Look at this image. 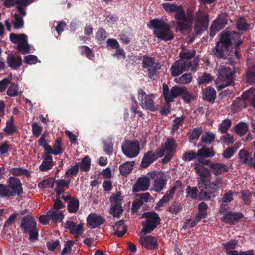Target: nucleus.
<instances>
[{
    "label": "nucleus",
    "mask_w": 255,
    "mask_h": 255,
    "mask_svg": "<svg viewBox=\"0 0 255 255\" xmlns=\"http://www.w3.org/2000/svg\"><path fill=\"white\" fill-rule=\"evenodd\" d=\"M240 35L234 31H225L222 32L220 40L216 44L214 51L218 57L231 56V58L238 59L239 53L237 47L241 45L242 41Z\"/></svg>",
    "instance_id": "nucleus-1"
},
{
    "label": "nucleus",
    "mask_w": 255,
    "mask_h": 255,
    "mask_svg": "<svg viewBox=\"0 0 255 255\" xmlns=\"http://www.w3.org/2000/svg\"><path fill=\"white\" fill-rule=\"evenodd\" d=\"M164 9L168 13H175V17L176 19L173 21V24L176 27V31H182L187 29L192 25V14L187 11V16L185 15V11L180 5L174 3L166 2L162 4Z\"/></svg>",
    "instance_id": "nucleus-2"
},
{
    "label": "nucleus",
    "mask_w": 255,
    "mask_h": 255,
    "mask_svg": "<svg viewBox=\"0 0 255 255\" xmlns=\"http://www.w3.org/2000/svg\"><path fill=\"white\" fill-rule=\"evenodd\" d=\"M150 28L154 29L153 33L155 37L164 41L171 40L173 39V32L170 27L163 20L154 19L150 22Z\"/></svg>",
    "instance_id": "nucleus-3"
},
{
    "label": "nucleus",
    "mask_w": 255,
    "mask_h": 255,
    "mask_svg": "<svg viewBox=\"0 0 255 255\" xmlns=\"http://www.w3.org/2000/svg\"><path fill=\"white\" fill-rule=\"evenodd\" d=\"M230 68L227 65L221 66L218 70V74L215 84L218 90H221L233 83L234 67Z\"/></svg>",
    "instance_id": "nucleus-4"
},
{
    "label": "nucleus",
    "mask_w": 255,
    "mask_h": 255,
    "mask_svg": "<svg viewBox=\"0 0 255 255\" xmlns=\"http://www.w3.org/2000/svg\"><path fill=\"white\" fill-rule=\"evenodd\" d=\"M142 217L145 218L146 220L142 222V229L140 232L141 236L151 233L160 222L159 217L155 213H144Z\"/></svg>",
    "instance_id": "nucleus-5"
},
{
    "label": "nucleus",
    "mask_w": 255,
    "mask_h": 255,
    "mask_svg": "<svg viewBox=\"0 0 255 255\" xmlns=\"http://www.w3.org/2000/svg\"><path fill=\"white\" fill-rule=\"evenodd\" d=\"M20 227L24 233H28L30 240H34L37 239L38 233L36 228L35 220L33 217L31 216L23 217Z\"/></svg>",
    "instance_id": "nucleus-6"
},
{
    "label": "nucleus",
    "mask_w": 255,
    "mask_h": 255,
    "mask_svg": "<svg viewBox=\"0 0 255 255\" xmlns=\"http://www.w3.org/2000/svg\"><path fill=\"white\" fill-rule=\"evenodd\" d=\"M10 40L17 44V48L22 54L29 52V46L28 44L27 36L24 34L11 33L9 36Z\"/></svg>",
    "instance_id": "nucleus-7"
},
{
    "label": "nucleus",
    "mask_w": 255,
    "mask_h": 255,
    "mask_svg": "<svg viewBox=\"0 0 255 255\" xmlns=\"http://www.w3.org/2000/svg\"><path fill=\"white\" fill-rule=\"evenodd\" d=\"M195 63L194 65H189L186 63L183 59H179L176 61L171 67V75L174 76H177L180 75L182 72L188 69L191 71H195L196 67L198 66V61L195 60Z\"/></svg>",
    "instance_id": "nucleus-8"
},
{
    "label": "nucleus",
    "mask_w": 255,
    "mask_h": 255,
    "mask_svg": "<svg viewBox=\"0 0 255 255\" xmlns=\"http://www.w3.org/2000/svg\"><path fill=\"white\" fill-rule=\"evenodd\" d=\"M163 94L164 99L167 104L174 101V99L180 95H182L185 91V87L174 86L170 90L166 84L163 85Z\"/></svg>",
    "instance_id": "nucleus-9"
},
{
    "label": "nucleus",
    "mask_w": 255,
    "mask_h": 255,
    "mask_svg": "<svg viewBox=\"0 0 255 255\" xmlns=\"http://www.w3.org/2000/svg\"><path fill=\"white\" fill-rule=\"evenodd\" d=\"M219 213L222 216L221 220L229 224H234L235 222L239 221L242 217V214L240 213L229 211L228 207L224 204L221 205Z\"/></svg>",
    "instance_id": "nucleus-10"
},
{
    "label": "nucleus",
    "mask_w": 255,
    "mask_h": 255,
    "mask_svg": "<svg viewBox=\"0 0 255 255\" xmlns=\"http://www.w3.org/2000/svg\"><path fill=\"white\" fill-rule=\"evenodd\" d=\"M138 99L143 109L150 111H154L156 110L152 94L147 95L142 89H139L138 91Z\"/></svg>",
    "instance_id": "nucleus-11"
},
{
    "label": "nucleus",
    "mask_w": 255,
    "mask_h": 255,
    "mask_svg": "<svg viewBox=\"0 0 255 255\" xmlns=\"http://www.w3.org/2000/svg\"><path fill=\"white\" fill-rule=\"evenodd\" d=\"M150 178L153 180V190L159 192L163 189L167 181V176L163 172H152L149 174Z\"/></svg>",
    "instance_id": "nucleus-12"
},
{
    "label": "nucleus",
    "mask_w": 255,
    "mask_h": 255,
    "mask_svg": "<svg viewBox=\"0 0 255 255\" xmlns=\"http://www.w3.org/2000/svg\"><path fill=\"white\" fill-rule=\"evenodd\" d=\"M208 22V16L207 13L199 10L195 17V30L196 34H199L206 30Z\"/></svg>",
    "instance_id": "nucleus-13"
},
{
    "label": "nucleus",
    "mask_w": 255,
    "mask_h": 255,
    "mask_svg": "<svg viewBox=\"0 0 255 255\" xmlns=\"http://www.w3.org/2000/svg\"><path fill=\"white\" fill-rule=\"evenodd\" d=\"M225 184L222 179L219 177L217 178L215 182H209V183L206 180L202 179L198 181L199 189L201 188H205L210 195L215 193L219 188L223 187Z\"/></svg>",
    "instance_id": "nucleus-14"
},
{
    "label": "nucleus",
    "mask_w": 255,
    "mask_h": 255,
    "mask_svg": "<svg viewBox=\"0 0 255 255\" xmlns=\"http://www.w3.org/2000/svg\"><path fill=\"white\" fill-rule=\"evenodd\" d=\"M142 64L143 68L147 69L149 78L151 79H154L156 72L160 69V64L158 62H155L151 57L144 56Z\"/></svg>",
    "instance_id": "nucleus-15"
},
{
    "label": "nucleus",
    "mask_w": 255,
    "mask_h": 255,
    "mask_svg": "<svg viewBox=\"0 0 255 255\" xmlns=\"http://www.w3.org/2000/svg\"><path fill=\"white\" fill-rule=\"evenodd\" d=\"M111 207L110 213L114 217H119L123 212L122 207L123 199L121 193L118 192L116 195H113L110 198Z\"/></svg>",
    "instance_id": "nucleus-16"
},
{
    "label": "nucleus",
    "mask_w": 255,
    "mask_h": 255,
    "mask_svg": "<svg viewBox=\"0 0 255 255\" xmlns=\"http://www.w3.org/2000/svg\"><path fill=\"white\" fill-rule=\"evenodd\" d=\"M123 153L128 158H133L139 153V146L137 142L126 141L122 146Z\"/></svg>",
    "instance_id": "nucleus-17"
},
{
    "label": "nucleus",
    "mask_w": 255,
    "mask_h": 255,
    "mask_svg": "<svg viewBox=\"0 0 255 255\" xmlns=\"http://www.w3.org/2000/svg\"><path fill=\"white\" fill-rule=\"evenodd\" d=\"M33 1V0H4L3 4L7 7L15 4L19 13L22 16H25L26 14V6Z\"/></svg>",
    "instance_id": "nucleus-18"
},
{
    "label": "nucleus",
    "mask_w": 255,
    "mask_h": 255,
    "mask_svg": "<svg viewBox=\"0 0 255 255\" xmlns=\"http://www.w3.org/2000/svg\"><path fill=\"white\" fill-rule=\"evenodd\" d=\"M7 187L11 196H14L22 193L21 184L18 178L10 177L7 180Z\"/></svg>",
    "instance_id": "nucleus-19"
},
{
    "label": "nucleus",
    "mask_w": 255,
    "mask_h": 255,
    "mask_svg": "<svg viewBox=\"0 0 255 255\" xmlns=\"http://www.w3.org/2000/svg\"><path fill=\"white\" fill-rule=\"evenodd\" d=\"M84 223L77 224L71 221H67L64 224V227L68 229L75 237H79L83 233Z\"/></svg>",
    "instance_id": "nucleus-20"
},
{
    "label": "nucleus",
    "mask_w": 255,
    "mask_h": 255,
    "mask_svg": "<svg viewBox=\"0 0 255 255\" xmlns=\"http://www.w3.org/2000/svg\"><path fill=\"white\" fill-rule=\"evenodd\" d=\"M139 242L142 247L148 250L154 249L158 247L156 238L150 235L141 237Z\"/></svg>",
    "instance_id": "nucleus-21"
},
{
    "label": "nucleus",
    "mask_w": 255,
    "mask_h": 255,
    "mask_svg": "<svg viewBox=\"0 0 255 255\" xmlns=\"http://www.w3.org/2000/svg\"><path fill=\"white\" fill-rule=\"evenodd\" d=\"M149 185L150 180L148 177L145 176L140 177L132 187V191L134 192L144 191L149 188Z\"/></svg>",
    "instance_id": "nucleus-22"
},
{
    "label": "nucleus",
    "mask_w": 255,
    "mask_h": 255,
    "mask_svg": "<svg viewBox=\"0 0 255 255\" xmlns=\"http://www.w3.org/2000/svg\"><path fill=\"white\" fill-rule=\"evenodd\" d=\"M105 220L100 215L90 214L87 217V226L91 229H94L103 224Z\"/></svg>",
    "instance_id": "nucleus-23"
},
{
    "label": "nucleus",
    "mask_w": 255,
    "mask_h": 255,
    "mask_svg": "<svg viewBox=\"0 0 255 255\" xmlns=\"http://www.w3.org/2000/svg\"><path fill=\"white\" fill-rule=\"evenodd\" d=\"M46 215L49 218L55 223L60 222L64 218L63 212L57 209H51L47 212Z\"/></svg>",
    "instance_id": "nucleus-24"
},
{
    "label": "nucleus",
    "mask_w": 255,
    "mask_h": 255,
    "mask_svg": "<svg viewBox=\"0 0 255 255\" xmlns=\"http://www.w3.org/2000/svg\"><path fill=\"white\" fill-rule=\"evenodd\" d=\"M238 155L241 162L251 166L255 165L252 155L248 151L242 149L239 151Z\"/></svg>",
    "instance_id": "nucleus-25"
},
{
    "label": "nucleus",
    "mask_w": 255,
    "mask_h": 255,
    "mask_svg": "<svg viewBox=\"0 0 255 255\" xmlns=\"http://www.w3.org/2000/svg\"><path fill=\"white\" fill-rule=\"evenodd\" d=\"M156 159V156H155L154 152L151 151H147L144 154L142 158L140 166L143 168H146Z\"/></svg>",
    "instance_id": "nucleus-26"
},
{
    "label": "nucleus",
    "mask_w": 255,
    "mask_h": 255,
    "mask_svg": "<svg viewBox=\"0 0 255 255\" xmlns=\"http://www.w3.org/2000/svg\"><path fill=\"white\" fill-rule=\"evenodd\" d=\"M43 160L39 166V169L42 171H46L53 167V159L51 156L45 154L43 156Z\"/></svg>",
    "instance_id": "nucleus-27"
},
{
    "label": "nucleus",
    "mask_w": 255,
    "mask_h": 255,
    "mask_svg": "<svg viewBox=\"0 0 255 255\" xmlns=\"http://www.w3.org/2000/svg\"><path fill=\"white\" fill-rule=\"evenodd\" d=\"M237 243L238 242L236 240H232L223 244L227 255H238V252L236 250H234L237 245Z\"/></svg>",
    "instance_id": "nucleus-28"
},
{
    "label": "nucleus",
    "mask_w": 255,
    "mask_h": 255,
    "mask_svg": "<svg viewBox=\"0 0 255 255\" xmlns=\"http://www.w3.org/2000/svg\"><path fill=\"white\" fill-rule=\"evenodd\" d=\"M114 234L119 237H122L127 231V228L124 224V221L120 220L115 223L113 226Z\"/></svg>",
    "instance_id": "nucleus-29"
},
{
    "label": "nucleus",
    "mask_w": 255,
    "mask_h": 255,
    "mask_svg": "<svg viewBox=\"0 0 255 255\" xmlns=\"http://www.w3.org/2000/svg\"><path fill=\"white\" fill-rule=\"evenodd\" d=\"M198 212L196 216V219L197 221H200L201 219L205 218L207 216V210L208 206L204 202H201L198 205Z\"/></svg>",
    "instance_id": "nucleus-30"
},
{
    "label": "nucleus",
    "mask_w": 255,
    "mask_h": 255,
    "mask_svg": "<svg viewBox=\"0 0 255 255\" xmlns=\"http://www.w3.org/2000/svg\"><path fill=\"white\" fill-rule=\"evenodd\" d=\"M215 155V152L212 148H202L199 150L197 152V158L198 161L201 162L203 158L213 157Z\"/></svg>",
    "instance_id": "nucleus-31"
},
{
    "label": "nucleus",
    "mask_w": 255,
    "mask_h": 255,
    "mask_svg": "<svg viewBox=\"0 0 255 255\" xmlns=\"http://www.w3.org/2000/svg\"><path fill=\"white\" fill-rule=\"evenodd\" d=\"M70 181L65 180L63 179H59L55 180V184L56 187L55 188V191L57 194L60 195L61 194L64 192V188L68 187Z\"/></svg>",
    "instance_id": "nucleus-32"
},
{
    "label": "nucleus",
    "mask_w": 255,
    "mask_h": 255,
    "mask_svg": "<svg viewBox=\"0 0 255 255\" xmlns=\"http://www.w3.org/2000/svg\"><path fill=\"white\" fill-rule=\"evenodd\" d=\"M176 187L175 186L172 187L171 189L166 192V194L157 203L159 207L163 206V205L167 203L173 197L175 193Z\"/></svg>",
    "instance_id": "nucleus-33"
},
{
    "label": "nucleus",
    "mask_w": 255,
    "mask_h": 255,
    "mask_svg": "<svg viewBox=\"0 0 255 255\" xmlns=\"http://www.w3.org/2000/svg\"><path fill=\"white\" fill-rule=\"evenodd\" d=\"M22 62V59L20 57L10 55L7 58V63L8 66L14 69L19 68Z\"/></svg>",
    "instance_id": "nucleus-34"
},
{
    "label": "nucleus",
    "mask_w": 255,
    "mask_h": 255,
    "mask_svg": "<svg viewBox=\"0 0 255 255\" xmlns=\"http://www.w3.org/2000/svg\"><path fill=\"white\" fill-rule=\"evenodd\" d=\"M211 168L215 174H219L228 171L229 168L226 164L216 163L211 164Z\"/></svg>",
    "instance_id": "nucleus-35"
},
{
    "label": "nucleus",
    "mask_w": 255,
    "mask_h": 255,
    "mask_svg": "<svg viewBox=\"0 0 255 255\" xmlns=\"http://www.w3.org/2000/svg\"><path fill=\"white\" fill-rule=\"evenodd\" d=\"M195 169L196 173L200 177L198 181L202 179L205 180V178L210 175L208 169L199 164H195Z\"/></svg>",
    "instance_id": "nucleus-36"
},
{
    "label": "nucleus",
    "mask_w": 255,
    "mask_h": 255,
    "mask_svg": "<svg viewBox=\"0 0 255 255\" xmlns=\"http://www.w3.org/2000/svg\"><path fill=\"white\" fill-rule=\"evenodd\" d=\"M195 53V52L194 50H191L190 51H182L179 54L180 57V59H183L185 63H189V65H194L195 63V60H197L198 61V60L196 59H194L193 64H191L190 60L194 56Z\"/></svg>",
    "instance_id": "nucleus-37"
},
{
    "label": "nucleus",
    "mask_w": 255,
    "mask_h": 255,
    "mask_svg": "<svg viewBox=\"0 0 255 255\" xmlns=\"http://www.w3.org/2000/svg\"><path fill=\"white\" fill-rule=\"evenodd\" d=\"M216 97V92L212 87L206 88L203 91V98L208 101L213 102Z\"/></svg>",
    "instance_id": "nucleus-38"
},
{
    "label": "nucleus",
    "mask_w": 255,
    "mask_h": 255,
    "mask_svg": "<svg viewBox=\"0 0 255 255\" xmlns=\"http://www.w3.org/2000/svg\"><path fill=\"white\" fill-rule=\"evenodd\" d=\"M248 63V70L247 72V81L248 83L255 82V65H251L250 61Z\"/></svg>",
    "instance_id": "nucleus-39"
},
{
    "label": "nucleus",
    "mask_w": 255,
    "mask_h": 255,
    "mask_svg": "<svg viewBox=\"0 0 255 255\" xmlns=\"http://www.w3.org/2000/svg\"><path fill=\"white\" fill-rule=\"evenodd\" d=\"M134 162H127L120 166V173L122 175H126L132 170Z\"/></svg>",
    "instance_id": "nucleus-40"
},
{
    "label": "nucleus",
    "mask_w": 255,
    "mask_h": 255,
    "mask_svg": "<svg viewBox=\"0 0 255 255\" xmlns=\"http://www.w3.org/2000/svg\"><path fill=\"white\" fill-rule=\"evenodd\" d=\"M79 207V202L78 200L75 198H73V199L70 201L68 209L70 213H75L78 211Z\"/></svg>",
    "instance_id": "nucleus-41"
},
{
    "label": "nucleus",
    "mask_w": 255,
    "mask_h": 255,
    "mask_svg": "<svg viewBox=\"0 0 255 255\" xmlns=\"http://www.w3.org/2000/svg\"><path fill=\"white\" fill-rule=\"evenodd\" d=\"M192 79L191 74H184L180 77L175 78L174 81L179 84H188L190 83Z\"/></svg>",
    "instance_id": "nucleus-42"
},
{
    "label": "nucleus",
    "mask_w": 255,
    "mask_h": 255,
    "mask_svg": "<svg viewBox=\"0 0 255 255\" xmlns=\"http://www.w3.org/2000/svg\"><path fill=\"white\" fill-rule=\"evenodd\" d=\"M3 130L8 135H12L16 130L13 125V118L11 117L10 120L7 121L6 123V127Z\"/></svg>",
    "instance_id": "nucleus-43"
},
{
    "label": "nucleus",
    "mask_w": 255,
    "mask_h": 255,
    "mask_svg": "<svg viewBox=\"0 0 255 255\" xmlns=\"http://www.w3.org/2000/svg\"><path fill=\"white\" fill-rule=\"evenodd\" d=\"M248 130L247 125L245 123L239 124L235 128V131L240 136L244 135Z\"/></svg>",
    "instance_id": "nucleus-44"
},
{
    "label": "nucleus",
    "mask_w": 255,
    "mask_h": 255,
    "mask_svg": "<svg viewBox=\"0 0 255 255\" xmlns=\"http://www.w3.org/2000/svg\"><path fill=\"white\" fill-rule=\"evenodd\" d=\"M21 92V91H19L17 85L14 83H12L8 88L7 91V94L9 96L14 97L17 96Z\"/></svg>",
    "instance_id": "nucleus-45"
},
{
    "label": "nucleus",
    "mask_w": 255,
    "mask_h": 255,
    "mask_svg": "<svg viewBox=\"0 0 255 255\" xmlns=\"http://www.w3.org/2000/svg\"><path fill=\"white\" fill-rule=\"evenodd\" d=\"M186 192L188 197L197 200L198 189L197 187L188 186L186 188Z\"/></svg>",
    "instance_id": "nucleus-46"
},
{
    "label": "nucleus",
    "mask_w": 255,
    "mask_h": 255,
    "mask_svg": "<svg viewBox=\"0 0 255 255\" xmlns=\"http://www.w3.org/2000/svg\"><path fill=\"white\" fill-rule=\"evenodd\" d=\"M166 153H172L175 149V141L173 139H168L164 146Z\"/></svg>",
    "instance_id": "nucleus-47"
},
{
    "label": "nucleus",
    "mask_w": 255,
    "mask_h": 255,
    "mask_svg": "<svg viewBox=\"0 0 255 255\" xmlns=\"http://www.w3.org/2000/svg\"><path fill=\"white\" fill-rule=\"evenodd\" d=\"M200 192L198 193L197 200H209L211 199V195L205 188H201Z\"/></svg>",
    "instance_id": "nucleus-48"
},
{
    "label": "nucleus",
    "mask_w": 255,
    "mask_h": 255,
    "mask_svg": "<svg viewBox=\"0 0 255 255\" xmlns=\"http://www.w3.org/2000/svg\"><path fill=\"white\" fill-rule=\"evenodd\" d=\"M237 26L239 30L246 31L250 26L244 18H240L237 21Z\"/></svg>",
    "instance_id": "nucleus-49"
},
{
    "label": "nucleus",
    "mask_w": 255,
    "mask_h": 255,
    "mask_svg": "<svg viewBox=\"0 0 255 255\" xmlns=\"http://www.w3.org/2000/svg\"><path fill=\"white\" fill-rule=\"evenodd\" d=\"M91 160L88 156L85 157L80 163V169L83 171H88L90 168Z\"/></svg>",
    "instance_id": "nucleus-50"
},
{
    "label": "nucleus",
    "mask_w": 255,
    "mask_h": 255,
    "mask_svg": "<svg viewBox=\"0 0 255 255\" xmlns=\"http://www.w3.org/2000/svg\"><path fill=\"white\" fill-rule=\"evenodd\" d=\"M55 180L48 178L44 180L39 184V187L42 188H52L54 185Z\"/></svg>",
    "instance_id": "nucleus-51"
},
{
    "label": "nucleus",
    "mask_w": 255,
    "mask_h": 255,
    "mask_svg": "<svg viewBox=\"0 0 255 255\" xmlns=\"http://www.w3.org/2000/svg\"><path fill=\"white\" fill-rule=\"evenodd\" d=\"M221 141L226 145H230L234 143V137L229 133L221 136Z\"/></svg>",
    "instance_id": "nucleus-52"
},
{
    "label": "nucleus",
    "mask_w": 255,
    "mask_h": 255,
    "mask_svg": "<svg viewBox=\"0 0 255 255\" xmlns=\"http://www.w3.org/2000/svg\"><path fill=\"white\" fill-rule=\"evenodd\" d=\"M182 210V207L180 203L175 202L172 204L169 207V211L173 214H176L179 213Z\"/></svg>",
    "instance_id": "nucleus-53"
},
{
    "label": "nucleus",
    "mask_w": 255,
    "mask_h": 255,
    "mask_svg": "<svg viewBox=\"0 0 255 255\" xmlns=\"http://www.w3.org/2000/svg\"><path fill=\"white\" fill-rule=\"evenodd\" d=\"M215 138V135L213 133L206 132L202 137L201 140L203 142L211 143Z\"/></svg>",
    "instance_id": "nucleus-54"
},
{
    "label": "nucleus",
    "mask_w": 255,
    "mask_h": 255,
    "mask_svg": "<svg viewBox=\"0 0 255 255\" xmlns=\"http://www.w3.org/2000/svg\"><path fill=\"white\" fill-rule=\"evenodd\" d=\"M231 126V122L229 120H224L219 125V130L222 133H225Z\"/></svg>",
    "instance_id": "nucleus-55"
},
{
    "label": "nucleus",
    "mask_w": 255,
    "mask_h": 255,
    "mask_svg": "<svg viewBox=\"0 0 255 255\" xmlns=\"http://www.w3.org/2000/svg\"><path fill=\"white\" fill-rule=\"evenodd\" d=\"M81 53L83 55H85L87 58L90 59H92L94 57V55L91 50L86 46H83L80 47Z\"/></svg>",
    "instance_id": "nucleus-56"
},
{
    "label": "nucleus",
    "mask_w": 255,
    "mask_h": 255,
    "mask_svg": "<svg viewBox=\"0 0 255 255\" xmlns=\"http://www.w3.org/2000/svg\"><path fill=\"white\" fill-rule=\"evenodd\" d=\"M197 158V153L194 151H189L185 152L182 156V159L184 161H191Z\"/></svg>",
    "instance_id": "nucleus-57"
},
{
    "label": "nucleus",
    "mask_w": 255,
    "mask_h": 255,
    "mask_svg": "<svg viewBox=\"0 0 255 255\" xmlns=\"http://www.w3.org/2000/svg\"><path fill=\"white\" fill-rule=\"evenodd\" d=\"M14 21L13 23V26L15 29H19L21 28L23 25V18L19 16L18 14H14Z\"/></svg>",
    "instance_id": "nucleus-58"
},
{
    "label": "nucleus",
    "mask_w": 255,
    "mask_h": 255,
    "mask_svg": "<svg viewBox=\"0 0 255 255\" xmlns=\"http://www.w3.org/2000/svg\"><path fill=\"white\" fill-rule=\"evenodd\" d=\"M212 76L209 74H204L198 79V82L199 84L208 83L212 81Z\"/></svg>",
    "instance_id": "nucleus-59"
},
{
    "label": "nucleus",
    "mask_w": 255,
    "mask_h": 255,
    "mask_svg": "<svg viewBox=\"0 0 255 255\" xmlns=\"http://www.w3.org/2000/svg\"><path fill=\"white\" fill-rule=\"evenodd\" d=\"M79 165L76 164L74 166H73L70 169H68L65 175L67 177H70L77 174L79 171Z\"/></svg>",
    "instance_id": "nucleus-60"
},
{
    "label": "nucleus",
    "mask_w": 255,
    "mask_h": 255,
    "mask_svg": "<svg viewBox=\"0 0 255 255\" xmlns=\"http://www.w3.org/2000/svg\"><path fill=\"white\" fill-rule=\"evenodd\" d=\"M182 98L186 103H190L194 100L195 96L188 91L185 88V91L182 95Z\"/></svg>",
    "instance_id": "nucleus-61"
},
{
    "label": "nucleus",
    "mask_w": 255,
    "mask_h": 255,
    "mask_svg": "<svg viewBox=\"0 0 255 255\" xmlns=\"http://www.w3.org/2000/svg\"><path fill=\"white\" fill-rule=\"evenodd\" d=\"M0 196L2 197L11 196L7 186L0 184Z\"/></svg>",
    "instance_id": "nucleus-62"
},
{
    "label": "nucleus",
    "mask_w": 255,
    "mask_h": 255,
    "mask_svg": "<svg viewBox=\"0 0 255 255\" xmlns=\"http://www.w3.org/2000/svg\"><path fill=\"white\" fill-rule=\"evenodd\" d=\"M9 172L15 176H21L25 174L27 171L21 168H12L9 170Z\"/></svg>",
    "instance_id": "nucleus-63"
},
{
    "label": "nucleus",
    "mask_w": 255,
    "mask_h": 255,
    "mask_svg": "<svg viewBox=\"0 0 255 255\" xmlns=\"http://www.w3.org/2000/svg\"><path fill=\"white\" fill-rule=\"evenodd\" d=\"M24 61L28 64H35L37 62H40L37 57L33 55H29L24 58Z\"/></svg>",
    "instance_id": "nucleus-64"
}]
</instances>
